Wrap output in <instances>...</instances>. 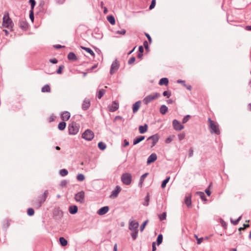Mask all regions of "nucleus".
I'll use <instances>...</instances> for the list:
<instances>
[{
    "label": "nucleus",
    "instance_id": "f257e3e1",
    "mask_svg": "<svg viewBox=\"0 0 251 251\" xmlns=\"http://www.w3.org/2000/svg\"><path fill=\"white\" fill-rule=\"evenodd\" d=\"M2 26L8 28L11 30H12L14 26V23L9 17V13L8 12H5L2 18Z\"/></svg>",
    "mask_w": 251,
    "mask_h": 251
},
{
    "label": "nucleus",
    "instance_id": "f03ea898",
    "mask_svg": "<svg viewBox=\"0 0 251 251\" xmlns=\"http://www.w3.org/2000/svg\"><path fill=\"white\" fill-rule=\"evenodd\" d=\"M48 195V190H46L43 194L39 197V198L35 201L33 203V205L35 208L38 209L42 205V204L45 201L46 199L47 198Z\"/></svg>",
    "mask_w": 251,
    "mask_h": 251
},
{
    "label": "nucleus",
    "instance_id": "7ed1b4c3",
    "mask_svg": "<svg viewBox=\"0 0 251 251\" xmlns=\"http://www.w3.org/2000/svg\"><path fill=\"white\" fill-rule=\"evenodd\" d=\"M160 94L158 93H153L145 97L144 98L143 101L145 105H148L153 100L158 99L160 97Z\"/></svg>",
    "mask_w": 251,
    "mask_h": 251
},
{
    "label": "nucleus",
    "instance_id": "20e7f679",
    "mask_svg": "<svg viewBox=\"0 0 251 251\" xmlns=\"http://www.w3.org/2000/svg\"><path fill=\"white\" fill-rule=\"evenodd\" d=\"M208 122L209 124V127L211 129L210 131L211 133H215L217 135H219L220 134V130L219 128V125L214 123L210 118L208 119Z\"/></svg>",
    "mask_w": 251,
    "mask_h": 251
},
{
    "label": "nucleus",
    "instance_id": "39448f33",
    "mask_svg": "<svg viewBox=\"0 0 251 251\" xmlns=\"http://www.w3.org/2000/svg\"><path fill=\"white\" fill-rule=\"evenodd\" d=\"M121 180L124 184L129 185L132 180L131 175L129 173H124L121 176Z\"/></svg>",
    "mask_w": 251,
    "mask_h": 251
},
{
    "label": "nucleus",
    "instance_id": "423d86ee",
    "mask_svg": "<svg viewBox=\"0 0 251 251\" xmlns=\"http://www.w3.org/2000/svg\"><path fill=\"white\" fill-rule=\"evenodd\" d=\"M79 126L75 123H73L68 126L69 133L70 135H75L79 131Z\"/></svg>",
    "mask_w": 251,
    "mask_h": 251
},
{
    "label": "nucleus",
    "instance_id": "0eeeda50",
    "mask_svg": "<svg viewBox=\"0 0 251 251\" xmlns=\"http://www.w3.org/2000/svg\"><path fill=\"white\" fill-rule=\"evenodd\" d=\"M94 137V132L90 129H86L82 134V138L87 141H91Z\"/></svg>",
    "mask_w": 251,
    "mask_h": 251
},
{
    "label": "nucleus",
    "instance_id": "6e6552de",
    "mask_svg": "<svg viewBox=\"0 0 251 251\" xmlns=\"http://www.w3.org/2000/svg\"><path fill=\"white\" fill-rule=\"evenodd\" d=\"M75 199L77 202L83 203L85 201V193L83 191L78 192L75 195Z\"/></svg>",
    "mask_w": 251,
    "mask_h": 251
},
{
    "label": "nucleus",
    "instance_id": "1a4fd4ad",
    "mask_svg": "<svg viewBox=\"0 0 251 251\" xmlns=\"http://www.w3.org/2000/svg\"><path fill=\"white\" fill-rule=\"evenodd\" d=\"M139 226V223L134 220H130L129 221V229L130 230H137Z\"/></svg>",
    "mask_w": 251,
    "mask_h": 251
},
{
    "label": "nucleus",
    "instance_id": "9d476101",
    "mask_svg": "<svg viewBox=\"0 0 251 251\" xmlns=\"http://www.w3.org/2000/svg\"><path fill=\"white\" fill-rule=\"evenodd\" d=\"M173 126L176 130L179 131L184 128V126L177 120H174L173 121Z\"/></svg>",
    "mask_w": 251,
    "mask_h": 251
},
{
    "label": "nucleus",
    "instance_id": "9b49d317",
    "mask_svg": "<svg viewBox=\"0 0 251 251\" xmlns=\"http://www.w3.org/2000/svg\"><path fill=\"white\" fill-rule=\"evenodd\" d=\"M159 139V137L157 134H154L151 136H150L147 140H151V147H154L156 143L158 142Z\"/></svg>",
    "mask_w": 251,
    "mask_h": 251
},
{
    "label": "nucleus",
    "instance_id": "f8f14e48",
    "mask_svg": "<svg viewBox=\"0 0 251 251\" xmlns=\"http://www.w3.org/2000/svg\"><path fill=\"white\" fill-rule=\"evenodd\" d=\"M119 67V64L118 63L117 60L116 59L112 64L110 68V73L111 75L113 74L116 71H117Z\"/></svg>",
    "mask_w": 251,
    "mask_h": 251
},
{
    "label": "nucleus",
    "instance_id": "ddd939ff",
    "mask_svg": "<svg viewBox=\"0 0 251 251\" xmlns=\"http://www.w3.org/2000/svg\"><path fill=\"white\" fill-rule=\"evenodd\" d=\"M119 107V103L116 101H113L111 105L108 106V109L110 112H115L118 109Z\"/></svg>",
    "mask_w": 251,
    "mask_h": 251
},
{
    "label": "nucleus",
    "instance_id": "4468645a",
    "mask_svg": "<svg viewBox=\"0 0 251 251\" xmlns=\"http://www.w3.org/2000/svg\"><path fill=\"white\" fill-rule=\"evenodd\" d=\"M90 106V101L88 99H85L82 103V108L83 110H87Z\"/></svg>",
    "mask_w": 251,
    "mask_h": 251
},
{
    "label": "nucleus",
    "instance_id": "2eb2a0df",
    "mask_svg": "<svg viewBox=\"0 0 251 251\" xmlns=\"http://www.w3.org/2000/svg\"><path fill=\"white\" fill-rule=\"evenodd\" d=\"M157 159V155L155 153L151 154L148 157L147 163L148 165L154 162Z\"/></svg>",
    "mask_w": 251,
    "mask_h": 251
},
{
    "label": "nucleus",
    "instance_id": "dca6fc26",
    "mask_svg": "<svg viewBox=\"0 0 251 251\" xmlns=\"http://www.w3.org/2000/svg\"><path fill=\"white\" fill-rule=\"evenodd\" d=\"M109 210V207L107 206L102 207L99 209L97 211L98 214L99 215H103L108 212Z\"/></svg>",
    "mask_w": 251,
    "mask_h": 251
},
{
    "label": "nucleus",
    "instance_id": "f3484780",
    "mask_svg": "<svg viewBox=\"0 0 251 251\" xmlns=\"http://www.w3.org/2000/svg\"><path fill=\"white\" fill-rule=\"evenodd\" d=\"M121 190V187L118 185L116 186L115 189L112 191L110 197L116 198Z\"/></svg>",
    "mask_w": 251,
    "mask_h": 251
},
{
    "label": "nucleus",
    "instance_id": "a211bd4d",
    "mask_svg": "<svg viewBox=\"0 0 251 251\" xmlns=\"http://www.w3.org/2000/svg\"><path fill=\"white\" fill-rule=\"evenodd\" d=\"M141 104V101L138 100L135 102L132 105V110L134 113H136L139 110Z\"/></svg>",
    "mask_w": 251,
    "mask_h": 251
},
{
    "label": "nucleus",
    "instance_id": "6ab92c4d",
    "mask_svg": "<svg viewBox=\"0 0 251 251\" xmlns=\"http://www.w3.org/2000/svg\"><path fill=\"white\" fill-rule=\"evenodd\" d=\"M71 115L68 111L63 112L61 115V118L63 121H68L70 118Z\"/></svg>",
    "mask_w": 251,
    "mask_h": 251
},
{
    "label": "nucleus",
    "instance_id": "aec40b11",
    "mask_svg": "<svg viewBox=\"0 0 251 251\" xmlns=\"http://www.w3.org/2000/svg\"><path fill=\"white\" fill-rule=\"evenodd\" d=\"M77 211L78 208L76 205H72L69 208V211L72 214H75L76 213Z\"/></svg>",
    "mask_w": 251,
    "mask_h": 251
},
{
    "label": "nucleus",
    "instance_id": "412c9836",
    "mask_svg": "<svg viewBox=\"0 0 251 251\" xmlns=\"http://www.w3.org/2000/svg\"><path fill=\"white\" fill-rule=\"evenodd\" d=\"M148 130V126L147 124H145L144 126H140L139 127V132L141 134H143L146 132Z\"/></svg>",
    "mask_w": 251,
    "mask_h": 251
},
{
    "label": "nucleus",
    "instance_id": "4be33fe9",
    "mask_svg": "<svg viewBox=\"0 0 251 251\" xmlns=\"http://www.w3.org/2000/svg\"><path fill=\"white\" fill-rule=\"evenodd\" d=\"M169 83V80L166 77H163L160 79V81L159 82V84L160 85H167Z\"/></svg>",
    "mask_w": 251,
    "mask_h": 251
},
{
    "label": "nucleus",
    "instance_id": "5701e85b",
    "mask_svg": "<svg viewBox=\"0 0 251 251\" xmlns=\"http://www.w3.org/2000/svg\"><path fill=\"white\" fill-rule=\"evenodd\" d=\"M19 26L21 28L25 29L27 27V24L24 20H20L19 21Z\"/></svg>",
    "mask_w": 251,
    "mask_h": 251
},
{
    "label": "nucleus",
    "instance_id": "b1692460",
    "mask_svg": "<svg viewBox=\"0 0 251 251\" xmlns=\"http://www.w3.org/2000/svg\"><path fill=\"white\" fill-rule=\"evenodd\" d=\"M144 139H145L144 136H140L136 138V139H135L133 140V145H135L138 144L139 143H140V142H141L142 141L144 140Z\"/></svg>",
    "mask_w": 251,
    "mask_h": 251
},
{
    "label": "nucleus",
    "instance_id": "393cba45",
    "mask_svg": "<svg viewBox=\"0 0 251 251\" xmlns=\"http://www.w3.org/2000/svg\"><path fill=\"white\" fill-rule=\"evenodd\" d=\"M168 110V107L165 105H162L160 108V112L163 114H165Z\"/></svg>",
    "mask_w": 251,
    "mask_h": 251
},
{
    "label": "nucleus",
    "instance_id": "a878e982",
    "mask_svg": "<svg viewBox=\"0 0 251 251\" xmlns=\"http://www.w3.org/2000/svg\"><path fill=\"white\" fill-rule=\"evenodd\" d=\"M68 58L70 60L73 61L77 59L75 54L73 52H71L68 54Z\"/></svg>",
    "mask_w": 251,
    "mask_h": 251
},
{
    "label": "nucleus",
    "instance_id": "bb28decb",
    "mask_svg": "<svg viewBox=\"0 0 251 251\" xmlns=\"http://www.w3.org/2000/svg\"><path fill=\"white\" fill-rule=\"evenodd\" d=\"M105 91H106L103 89L100 90L97 93V97L99 99H100L102 97V96L104 95V94H105Z\"/></svg>",
    "mask_w": 251,
    "mask_h": 251
},
{
    "label": "nucleus",
    "instance_id": "cd10ccee",
    "mask_svg": "<svg viewBox=\"0 0 251 251\" xmlns=\"http://www.w3.org/2000/svg\"><path fill=\"white\" fill-rule=\"evenodd\" d=\"M42 92H50V86L48 84L44 85L41 90Z\"/></svg>",
    "mask_w": 251,
    "mask_h": 251
},
{
    "label": "nucleus",
    "instance_id": "c85d7f7f",
    "mask_svg": "<svg viewBox=\"0 0 251 251\" xmlns=\"http://www.w3.org/2000/svg\"><path fill=\"white\" fill-rule=\"evenodd\" d=\"M81 48L82 49L90 53L92 56H94L95 53L90 48L84 47H81Z\"/></svg>",
    "mask_w": 251,
    "mask_h": 251
},
{
    "label": "nucleus",
    "instance_id": "c756f323",
    "mask_svg": "<svg viewBox=\"0 0 251 251\" xmlns=\"http://www.w3.org/2000/svg\"><path fill=\"white\" fill-rule=\"evenodd\" d=\"M59 241H60L61 245L63 247L66 246L68 244L67 240L66 239H65L64 237H60Z\"/></svg>",
    "mask_w": 251,
    "mask_h": 251
},
{
    "label": "nucleus",
    "instance_id": "7c9ffc66",
    "mask_svg": "<svg viewBox=\"0 0 251 251\" xmlns=\"http://www.w3.org/2000/svg\"><path fill=\"white\" fill-rule=\"evenodd\" d=\"M185 202L188 207L191 206V198L190 196L185 198Z\"/></svg>",
    "mask_w": 251,
    "mask_h": 251
},
{
    "label": "nucleus",
    "instance_id": "2f4dec72",
    "mask_svg": "<svg viewBox=\"0 0 251 251\" xmlns=\"http://www.w3.org/2000/svg\"><path fill=\"white\" fill-rule=\"evenodd\" d=\"M66 123L64 122H62L59 123L58 125V128L60 130H63L65 128Z\"/></svg>",
    "mask_w": 251,
    "mask_h": 251
},
{
    "label": "nucleus",
    "instance_id": "473e14b6",
    "mask_svg": "<svg viewBox=\"0 0 251 251\" xmlns=\"http://www.w3.org/2000/svg\"><path fill=\"white\" fill-rule=\"evenodd\" d=\"M107 19L111 25H114L115 24V20L113 16H107Z\"/></svg>",
    "mask_w": 251,
    "mask_h": 251
},
{
    "label": "nucleus",
    "instance_id": "72a5a7b5",
    "mask_svg": "<svg viewBox=\"0 0 251 251\" xmlns=\"http://www.w3.org/2000/svg\"><path fill=\"white\" fill-rule=\"evenodd\" d=\"M196 194L201 197V200L202 201H207V199L205 198V194H204V193L203 192H197L196 193Z\"/></svg>",
    "mask_w": 251,
    "mask_h": 251
},
{
    "label": "nucleus",
    "instance_id": "f704fd0d",
    "mask_svg": "<svg viewBox=\"0 0 251 251\" xmlns=\"http://www.w3.org/2000/svg\"><path fill=\"white\" fill-rule=\"evenodd\" d=\"M68 171H67V170H66L65 169H63L60 170L59 174L62 176H67L68 175Z\"/></svg>",
    "mask_w": 251,
    "mask_h": 251
},
{
    "label": "nucleus",
    "instance_id": "c9c22d12",
    "mask_svg": "<svg viewBox=\"0 0 251 251\" xmlns=\"http://www.w3.org/2000/svg\"><path fill=\"white\" fill-rule=\"evenodd\" d=\"M106 145L102 142H100L98 143V147L101 150H104L106 148Z\"/></svg>",
    "mask_w": 251,
    "mask_h": 251
},
{
    "label": "nucleus",
    "instance_id": "e433bc0d",
    "mask_svg": "<svg viewBox=\"0 0 251 251\" xmlns=\"http://www.w3.org/2000/svg\"><path fill=\"white\" fill-rule=\"evenodd\" d=\"M162 241H163V236L162 234H159L157 236V244L158 245H160L162 242Z\"/></svg>",
    "mask_w": 251,
    "mask_h": 251
},
{
    "label": "nucleus",
    "instance_id": "4c0bfd02",
    "mask_svg": "<svg viewBox=\"0 0 251 251\" xmlns=\"http://www.w3.org/2000/svg\"><path fill=\"white\" fill-rule=\"evenodd\" d=\"M77 179L79 181H82L84 180L85 176L82 174H79L76 176Z\"/></svg>",
    "mask_w": 251,
    "mask_h": 251
},
{
    "label": "nucleus",
    "instance_id": "58836bf2",
    "mask_svg": "<svg viewBox=\"0 0 251 251\" xmlns=\"http://www.w3.org/2000/svg\"><path fill=\"white\" fill-rule=\"evenodd\" d=\"M170 177H168L167 178H166L165 179H164L163 180V181L162 182V184H161V187L162 188H164L166 187L167 183L168 182V181L170 180Z\"/></svg>",
    "mask_w": 251,
    "mask_h": 251
},
{
    "label": "nucleus",
    "instance_id": "ea45409f",
    "mask_svg": "<svg viewBox=\"0 0 251 251\" xmlns=\"http://www.w3.org/2000/svg\"><path fill=\"white\" fill-rule=\"evenodd\" d=\"M134 232L131 234V236L133 240H135L138 236V230H133Z\"/></svg>",
    "mask_w": 251,
    "mask_h": 251
},
{
    "label": "nucleus",
    "instance_id": "a19ab883",
    "mask_svg": "<svg viewBox=\"0 0 251 251\" xmlns=\"http://www.w3.org/2000/svg\"><path fill=\"white\" fill-rule=\"evenodd\" d=\"M148 173H145L141 176L140 177V182H139L140 184L142 185V183L144 181L145 178L148 176Z\"/></svg>",
    "mask_w": 251,
    "mask_h": 251
},
{
    "label": "nucleus",
    "instance_id": "79ce46f5",
    "mask_svg": "<svg viewBox=\"0 0 251 251\" xmlns=\"http://www.w3.org/2000/svg\"><path fill=\"white\" fill-rule=\"evenodd\" d=\"M29 2L31 5V10H32V11H33L34 7L36 4V1H35V0H29Z\"/></svg>",
    "mask_w": 251,
    "mask_h": 251
},
{
    "label": "nucleus",
    "instance_id": "37998d69",
    "mask_svg": "<svg viewBox=\"0 0 251 251\" xmlns=\"http://www.w3.org/2000/svg\"><path fill=\"white\" fill-rule=\"evenodd\" d=\"M34 214V209L32 208H29L28 209H27V214L29 215V216H32Z\"/></svg>",
    "mask_w": 251,
    "mask_h": 251
},
{
    "label": "nucleus",
    "instance_id": "c03bdc74",
    "mask_svg": "<svg viewBox=\"0 0 251 251\" xmlns=\"http://www.w3.org/2000/svg\"><path fill=\"white\" fill-rule=\"evenodd\" d=\"M163 95L164 97H167L168 98H169L171 96V93L169 91H165L163 93Z\"/></svg>",
    "mask_w": 251,
    "mask_h": 251
},
{
    "label": "nucleus",
    "instance_id": "a18cd8bd",
    "mask_svg": "<svg viewBox=\"0 0 251 251\" xmlns=\"http://www.w3.org/2000/svg\"><path fill=\"white\" fill-rule=\"evenodd\" d=\"M177 136H178V140L179 141H181L184 139L185 134L184 133H181L178 134Z\"/></svg>",
    "mask_w": 251,
    "mask_h": 251
},
{
    "label": "nucleus",
    "instance_id": "49530a36",
    "mask_svg": "<svg viewBox=\"0 0 251 251\" xmlns=\"http://www.w3.org/2000/svg\"><path fill=\"white\" fill-rule=\"evenodd\" d=\"M242 216H240L237 220L234 221L233 220H231V222L234 225H236L239 223V221L241 219Z\"/></svg>",
    "mask_w": 251,
    "mask_h": 251
},
{
    "label": "nucleus",
    "instance_id": "de8ad7c7",
    "mask_svg": "<svg viewBox=\"0 0 251 251\" xmlns=\"http://www.w3.org/2000/svg\"><path fill=\"white\" fill-rule=\"evenodd\" d=\"M29 18L32 21V22H33L34 21V13L33 11L32 10H30L29 12Z\"/></svg>",
    "mask_w": 251,
    "mask_h": 251
},
{
    "label": "nucleus",
    "instance_id": "09e8293b",
    "mask_svg": "<svg viewBox=\"0 0 251 251\" xmlns=\"http://www.w3.org/2000/svg\"><path fill=\"white\" fill-rule=\"evenodd\" d=\"M166 218V213L165 212L163 213L159 216V219L161 221L164 220Z\"/></svg>",
    "mask_w": 251,
    "mask_h": 251
},
{
    "label": "nucleus",
    "instance_id": "8fccbe9b",
    "mask_svg": "<svg viewBox=\"0 0 251 251\" xmlns=\"http://www.w3.org/2000/svg\"><path fill=\"white\" fill-rule=\"evenodd\" d=\"M189 118H190V115H186L182 119V123L183 124H185L186 123V122H188V121L189 120Z\"/></svg>",
    "mask_w": 251,
    "mask_h": 251
},
{
    "label": "nucleus",
    "instance_id": "3c124183",
    "mask_svg": "<svg viewBox=\"0 0 251 251\" xmlns=\"http://www.w3.org/2000/svg\"><path fill=\"white\" fill-rule=\"evenodd\" d=\"M155 2H156V0H152L151 1V4L150 6V9H153L154 7H155Z\"/></svg>",
    "mask_w": 251,
    "mask_h": 251
},
{
    "label": "nucleus",
    "instance_id": "603ef678",
    "mask_svg": "<svg viewBox=\"0 0 251 251\" xmlns=\"http://www.w3.org/2000/svg\"><path fill=\"white\" fill-rule=\"evenodd\" d=\"M135 61V57H131L128 61V64L130 65L133 63Z\"/></svg>",
    "mask_w": 251,
    "mask_h": 251
},
{
    "label": "nucleus",
    "instance_id": "864d4df0",
    "mask_svg": "<svg viewBox=\"0 0 251 251\" xmlns=\"http://www.w3.org/2000/svg\"><path fill=\"white\" fill-rule=\"evenodd\" d=\"M147 222H148V221L147 220V221H145V222H144V223H143L141 225V226H140V230H141V231H142L144 230V229L145 228V226H146V224H147Z\"/></svg>",
    "mask_w": 251,
    "mask_h": 251
},
{
    "label": "nucleus",
    "instance_id": "5fc2aeb1",
    "mask_svg": "<svg viewBox=\"0 0 251 251\" xmlns=\"http://www.w3.org/2000/svg\"><path fill=\"white\" fill-rule=\"evenodd\" d=\"M67 184H68V181L66 180H64L61 182L60 185L62 187H64L67 186Z\"/></svg>",
    "mask_w": 251,
    "mask_h": 251
},
{
    "label": "nucleus",
    "instance_id": "6e6d98bb",
    "mask_svg": "<svg viewBox=\"0 0 251 251\" xmlns=\"http://www.w3.org/2000/svg\"><path fill=\"white\" fill-rule=\"evenodd\" d=\"M64 66L61 65L59 67V68L56 71V73L58 74H61L62 73V70L64 68Z\"/></svg>",
    "mask_w": 251,
    "mask_h": 251
},
{
    "label": "nucleus",
    "instance_id": "4d7b16f0",
    "mask_svg": "<svg viewBox=\"0 0 251 251\" xmlns=\"http://www.w3.org/2000/svg\"><path fill=\"white\" fill-rule=\"evenodd\" d=\"M149 196L148 195L145 198V202L144 203V205L148 206L149 205Z\"/></svg>",
    "mask_w": 251,
    "mask_h": 251
},
{
    "label": "nucleus",
    "instance_id": "13d9d810",
    "mask_svg": "<svg viewBox=\"0 0 251 251\" xmlns=\"http://www.w3.org/2000/svg\"><path fill=\"white\" fill-rule=\"evenodd\" d=\"M195 237L197 240V244H200L203 241V238H198L197 235H195Z\"/></svg>",
    "mask_w": 251,
    "mask_h": 251
},
{
    "label": "nucleus",
    "instance_id": "bf43d9fd",
    "mask_svg": "<svg viewBox=\"0 0 251 251\" xmlns=\"http://www.w3.org/2000/svg\"><path fill=\"white\" fill-rule=\"evenodd\" d=\"M173 140V139L170 136L169 137H168L166 140H165V143H167V144H169L170 143H171Z\"/></svg>",
    "mask_w": 251,
    "mask_h": 251
},
{
    "label": "nucleus",
    "instance_id": "052dcab7",
    "mask_svg": "<svg viewBox=\"0 0 251 251\" xmlns=\"http://www.w3.org/2000/svg\"><path fill=\"white\" fill-rule=\"evenodd\" d=\"M126 32V30L124 29H122L121 31H117V33L120 34L124 35Z\"/></svg>",
    "mask_w": 251,
    "mask_h": 251
},
{
    "label": "nucleus",
    "instance_id": "680f3d73",
    "mask_svg": "<svg viewBox=\"0 0 251 251\" xmlns=\"http://www.w3.org/2000/svg\"><path fill=\"white\" fill-rule=\"evenodd\" d=\"M50 62L53 64H56L58 62V60L56 58H53L50 59Z\"/></svg>",
    "mask_w": 251,
    "mask_h": 251
},
{
    "label": "nucleus",
    "instance_id": "e2e57ef3",
    "mask_svg": "<svg viewBox=\"0 0 251 251\" xmlns=\"http://www.w3.org/2000/svg\"><path fill=\"white\" fill-rule=\"evenodd\" d=\"M124 144L123 145L124 147H126L129 145V142L127 141L126 139H125L124 140Z\"/></svg>",
    "mask_w": 251,
    "mask_h": 251
},
{
    "label": "nucleus",
    "instance_id": "0e129e2a",
    "mask_svg": "<svg viewBox=\"0 0 251 251\" xmlns=\"http://www.w3.org/2000/svg\"><path fill=\"white\" fill-rule=\"evenodd\" d=\"M143 45L146 49H148V43L147 41L144 42Z\"/></svg>",
    "mask_w": 251,
    "mask_h": 251
},
{
    "label": "nucleus",
    "instance_id": "69168bd1",
    "mask_svg": "<svg viewBox=\"0 0 251 251\" xmlns=\"http://www.w3.org/2000/svg\"><path fill=\"white\" fill-rule=\"evenodd\" d=\"M205 192L206 194L207 195V196H210L211 192L209 189H206L205 190Z\"/></svg>",
    "mask_w": 251,
    "mask_h": 251
},
{
    "label": "nucleus",
    "instance_id": "338daca9",
    "mask_svg": "<svg viewBox=\"0 0 251 251\" xmlns=\"http://www.w3.org/2000/svg\"><path fill=\"white\" fill-rule=\"evenodd\" d=\"M152 251H155L156 250L155 242H153L152 244Z\"/></svg>",
    "mask_w": 251,
    "mask_h": 251
},
{
    "label": "nucleus",
    "instance_id": "774afa93",
    "mask_svg": "<svg viewBox=\"0 0 251 251\" xmlns=\"http://www.w3.org/2000/svg\"><path fill=\"white\" fill-rule=\"evenodd\" d=\"M139 53H142L144 51V48L142 46H140L139 47Z\"/></svg>",
    "mask_w": 251,
    "mask_h": 251
}]
</instances>
